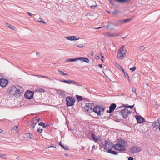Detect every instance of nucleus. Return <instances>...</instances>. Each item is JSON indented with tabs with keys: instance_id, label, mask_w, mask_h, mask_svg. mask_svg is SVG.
<instances>
[{
	"instance_id": "e433bc0d",
	"label": "nucleus",
	"mask_w": 160,
	"mask_h": 160,
	"mask_svg": "<svg viewBox=\"0 0 160 160\" xmlns=\"http://www.w3.org/2000/svg\"><path fill=\"white\" fill-rule=\"evenodd\" d=\"M38 91L40 92H44L45 90L42 88H39L38 89Z\"/></svg>"
},
{
	"instance_id": "f3484780",
	"label": "nucleus",
	"mask_w": 160,
	"mask_h": 160,
	"mask_svg": "<svg viewBox=\"0 0 160 160\" xmlns=\"http://www.w3.org/2000/svg\"><path fill=\"white\" fill-rule=\"evenodd\" d=\"M59 81L60 82L66 83L69 84H72V82H74V81H73V80H60Z\"/></svg>"
},
{
	"instance_id": "9d476101",
	"label": "nucleus",
	"mask_w": 160,
	"mask_h": 160,
	"mask_svg": "<svg viewBox=\"0 0 160 160\" xmlns=\"http://www.w3.org/2000/svg\"><path fill=\"white\" fill-rule=\"evenodd\" d=\"M40 120V118L38 117L33 118L32 120L31 121L32 124L36 125L39 121Z\"/></svg>"
},
{
	"instance_id": "de8ad7c7",
	"label": "nucleus",
	"mask_w": 160,
	"mask_h": 160,
	"mask_svg": "<svg viewBox=\"0 0 160 160\" xmlns=\"http://www.w3.org/2000/svg\"><path fill=\"white\" fill-rule=\"evenodd\" d=\"M38 125L40 126H43L44 125V123L42 122H40L39 123Z\"/></svg>"
},
{
	"instance_id": "f704fd0d",
	"label": "nucleus",
	"mask_w": 160,
	"mask_h": 160,
	"mask_svg": "<svg viewBox=\"0 0 160 160\" xmlns=\"http://www.w3.org/2000/svg\"><path fill=\"white\" fill-rule=\"evenodd\" d=\"M0 157L4 159L7 158L6 155H2L0 154Z\"/></svg>"
},
{
	"instance_id": "8fccbe9b",
	"label": "nucleus",
	"mask_w": 160,
	"mask_h": 160,
	"mask_svg": "<svg viewBox=\"0 0 160 160\" xmlns=\"http://www.w3.org/2000/svg\"><path fill=\"white\" fill-rule=\"evenodd\" d=\"M97 148V147H95V145H94L92 146V152H93V150H96V148Z\"/></svg>"
},
{
	"instance_id": "603ef678",
	"label": "nucleus",
	"mask_w": 160,
	"mask_h": 160,
	"mask_svg": "<svg viewBox=\"0 0 160 160\" xmlns=\"http://www.w3.org/2000/svg\"><path fill=\"white\" fill-rule=\"evenodd\" d=\"M113 25L115 26H120L118 22L117 23H114L113 24Z\"/></svg>"
},
{
	"instance_id": "864d4df0",
	"label": "nucleus",
	"mask_w": 160,
	"mask_h": 160,
	"mask_svg": "<svg viewBox=\"0 0 160 160\" xmlns=\"http://www.w3.org/2000/svg\"><path fill=\"white\" fill-rule=\"evenodd\" d=\"M122 106L119 107H118L116 109V110H117V111H118L120 110V109L121 108H122Z\"/></svg>"
},
{
	"instance_id": "69168bd1",
	"label": "nucleus",
	"mask_w": 160,
	"mask_h": 160,
	"mask_svg": "<svg viewBox=\"0 0 160 160\" xmlns=\"http://www.w3.org/2000/svg\"><path fill=\"white\" fill-rule=\"evenodd\" d=\"M37 76L38 78L42 77V76L41 75H38Z\"/></svg>"
},
{
	"instance_id": "f03ea898",
	"label": "nucleus",
	"mask_w": 160,
	"mask_h": 160,
	"mask_svg": "<svg viewBox=\"0 0 160 160\" xmlns=\"http://www.w3.org/2000/svg\"><path fill=\"white\" fill-rule=\"evenodd\" d=\"M23 92L22 88L18 85L12 87L10 90L11 94L15 96H20L23 93Z\"/></svg>"
},
{
	"instance_id": "9b49d317",
	"label": "nucleus",
	"mask_w": 160,
	"mask_h": 160,
	"mask_svg": "<svg viewBox=\"0 0 160 160\" xmlns=\"http://www.w3.org/2000/svg\"><path fill=\"white\" fill-rule=\"evenodd\" d=\"M78 58V60H80L82 62H86L87 63H88L89 62V59L87 58L81 57Z\"/></svg>"
},
{
	"instance_id": "774afa93",
	"label": "nucleus",
	"mask_w": 160,
	"mask_h": 160,
	"mask_svg": "<svg viewBox=\"0 0 160 160\" xmlns=\"http://www.w3.org/2000/svg\"><path fill=\"white\" fill-rule=\"evenodd\" d=\"M90 54L91 56H93L94 55V53L93 52H92L90 53Z\"/></svg>"
},
{
	"instance_id": "a878e982",
	"label": "nucleus",
	"mask_w": 160,
	"mask_h": 160,
	"mask_svg": "<svg viewBox=\"0 0 160 160\" xmlns=\"http://www.w3.org/2000/svg\"><path fill=\"white\" fill-rule=\"evenodd\" d=\"M120 12L117 10H115L113 12H112V13L114 15L118 16Z\"/></svg>"
},
{
	"instance_id": "052dcab7",
	"label": "nucleus",
	"mask_w": 160,
	"mask_h": 160,
	"mask_svg": "<svg viewBox=\"0 0 160 160\" xmlns=\"http://www.w3.org/2000/svg\"><path fill=\"white\" fill-rule=\"evenodd\" d=\"M27 13L29 15V16H32V14L31 13L28 12H27Z\"/></svg>"
},
{
	"instance_id": "49530a36",
	"label": "nucleus",
	"mask_w": 160,
	"mask_h": 160,
	"mask_svg": "<svg viewBox=\"0 0 160 160\" xmlns=\"http://www.w3.org/2000/svg\"><path fill=\"white\" fill-rule=\"evenodd\" d=\"M77 47H78L80 48H82L83 47V44H79L77 45Z\"/></svg>"
},
{
	"instance_id": "c756f323",
	"label": "nucleus",
	"mask_w": 160,
	"mask_h": 160,
	"mask_svg": "<svg viewBox=\"0 0 160 160\" xmlns=\"http://www.w3.org/2000/svg\"><path fill=\"white\" fill-rule=\"evenodd\" d=\"M27 137L29 138L32 139V134L29 133H27L26 134Z\"/></svg>"
},
{
	"instance_id": "0eeeda50",
	"label": "nucleus",
	"mask_w": 160,
	"mask_h": 160,
	"mask_svg": "<svg viewBox=\"0 0 160 160\" xmlns=\"http://www.w3.org/2000/svg\"><path fill=\"white\" fill-rule=\"evenodd\" d=\"M8 81L4 78L0 79V85L2 87H5L8 83Z\"/></svg>"
},
{
	"instance_id": "4c0bfd02",
	"label": "nucleus",
	"mask_w": 160,
	"mask_h": 160,
	"mask_svg": "<svg viewBox=\"0 0 160 160\" xmlns=\"http://www.w3.org/2000/svg\"><path fill=\"white\" fill-rule=\"evenodd\" d=\"M118 145V144H115L113 145V147H114V148L115 149H116V150H117V149L118 148V149H119L120 148V147H118V146H119Z\"/></svg>"
},
{
	"instance_id": "393cba45",
	"label": "nucleus",
	"mask_w": 160,
	"mask_h": 160,
	"mask_svg": "<svg viewBox=\"0 0 160 160\" xmlns=\"http://www.w3.org/2000/svg\"><path fill=\"white\" fill-rule=\"evenodd\" d=\"M76 99H77V100L78 101H81L83 100V98H82V97L81 96H79L78 95H76Z\"/></svg>"
},
{
	"instance_id": "f257e3e1",
	"label": "nucleus",
	"mask_w": 160,
	"mask_h": 160,
	"mask_svg": "<svg viewBox=\"0 0 160 160\" xmlns=\"http://www.w3.org/2000/svg\"><path fill=\"white\" fill-rule=\"evenodd\" d=\"M84 109L86 111L90 113V115L91 116H92L91 114L93 112L97 113L98 115L100 116L103 113L104 110V108L102 106H100L96 105L94 106L93 104L90 103L86 104Z\"/></svg>"
},
{
	"instance_id": "423d86ee",
	"label": "nucleus",
	"mask_w": 160,
	"mask_h": 160,
	"mask_svg": "<svg viewBox=\"0 0 160 160\" xmlns=\"http://www.w3.org/2000/svg\"><path fill=\"white\" fill-rule=\"evenodd\" d=\"M34 92L32 91L28 90L25 92L24 96L27 99H30L33 98Z\"/></svg>"
},
{
	"instance_id": "e2e57ef3",
	"label": "nucleus",
	"mask_w": 160,
	"mask_h": 160,
	"mask_svg": "<svg viewBox=\"0 0 160 160\" xmlns=\"http://www.w3.org/2000/svg\"><path fill=\"white\" fill-rule=\"evenodd\" d=\"M35 125H34V124H32L31 125L32 128L33 129H34V128H35Z\"/></svg>"
},
{
	"instance_id": "3c124183",
	"label": "nucleus",
	"mask_w": 160,
	"mask_h": 160,
	"mask_svg": "<svg viewBox=\"0 0 160 160\" xmlns=\"http://www.w3.org/2000/svg\"><path fill=\"white\" fill-rule=\"evenodd\" d=\"M61 94L62 96H64L65 95V92L63 91H62L61 92Z\"/></svg>"
},
{
	"instance_id": "a18cd8bd",
	"label": "nucleus",
	"mask_w": 160,
	"mask_h": 160,
	"mask_svg": "<svg viewBox=\"0 0 160 160\" xmlns=\"http://www.w3.org/2000/svg\"><path fill=\"white\" fill-rule=\"evenodd\" d=\"M139 48L140 50H141V51H142L144 49L145 47L143 46H142L140 47Z\"/></svg>"
},
{
	"instance_id": "bb28decb",
	"label": "nucleus",
	"mask_w": 160,
	"mask_h": 160,
	"mask_svg": "<svg viewBox=\"0 0 160 160\" xmlns=\"http://www.w3.org/2000/svg\"><path fill=\"white\" fill-rule=\"evenodd\" d=\"M58 72L60 74H61V75H67V76L68 75V74L66 73H64L62 71H61L60 70H58Z\"/></svg>"
},
{
	"instance_id": "6e6d98bb",
	"label": "nucleus",
	"mask_w": 160,
	"mask_h": 160,
	"mask_svg": "<svg viewBox=\"0 0 160 160\" xmlns=\"http://www.w3.org/2000/svg\"><path fill=\"white\" fill-rule=\"evenodd\" d=\"M120 68H121V70L123 72V73H124L125 72H126L125 71V70H124V69L122 68V66H120Z\"/></svg>"
},
{
	"instance_id": "0e129e2a",
	"label": "nucleus",
	"mask_w": 160,
	"mask_h": 160,
	"mask_svg": "<svg viewBox=\"0 0 160 160\" xmlns=\"http://www.w3.org/2000/svg\"><path fill=\"white\" fill-rule=\"evenodd\" d=\"M109 2H110V3H111V4H112V5L113 4V2L112 1V0H109Z\"/></svg>"
},
{
	"instance_id": "7ed1b4c3",
	"label": "nucleus",
	"mask_w": 160,
	"mask_h": 160,
	"mask_svg": "<svg viewBox=\"0 0 160 160\" xmlns=\"http://www.w3.org/2000/svg\"><path fill=\"white\" fill-rule=\"evenodd\" d=\"M76 99L75 98L71 96H68L66 98V105L68 107L72 106L74 104Z\"/></svg>"
},
{
	"instance_id": "b1692460",
	"label": "nucleus",
	"mask_w": 160,
	"mask_h": 160,
	"mask_svg": "<svg viewBox=\"0 0 160 160\" xmlns=\"http://www.w3.org/2000/svg\"><path fill=\"white\" fill-rule=\"evenodd\" d=\"M78 60V58H70L67 59L66 60L67 62H74L75 61H76Z\"/></svg>"
},
{
	"instance_id": "ea45409f",
	"label": "nucleus",
	"mask_w": 160,
	"mask_h": 160,
	"mask_svg": "<svg viewBox=\"0 0 160 160\" xmlns=\"http://www.w3.org/2000/svg\"><path fill=\"white\" fill-rule=\"evenodd\" d=\"M132 90L133 92L136 95H137V93L136 92V88H132Z\"/></svg>"
},
{
	"instance_id": "680f3d73",
	"label": "nucleus",
	"mask_w": 160,
	"mask_h": 160,
	"mask_svg": "<svg viewBox=\"0 0 160 160\" xmlns=\"http://www.w3.org/2000/svg\"><path fill=\"white\" fill-rule=\"evenodd\" d=\"M42 78H48L49 79H50V78H48V77H47V76H42Z\"/></svg>"
},
{
	"instance_id": "7c9ffc66",
	"label": "nucleus",
	"mask_w": 160,
	"mask_h": 160,
	"mask_svg": "<svg viewBox=\"0 0 160 160\" xmlns=\"http://www.w3.org/2000/svg\"><path fill=\"white\" fill-rule=\"evenodd\" d=\"M59 145L61 146L65 150H67L68 151L69 150V149L67 147H65L63 145H62L61 144V143H59Z\"/></svg>"
},
{
	"instance_id": "338daca9",
	"label": "nucleus",
	"mask_w": 160,
	"mask_h": 160,
	"mask_svg": "<svg viewBox=\"0 0 160 160\" xmlns=\"http://www.w3.org/2000/svg\"><path fill=\"white\" fill-rule=\"evenodd\" d=\"M98 66L101 68H102V65L101 64H99L98 65Z\"/></svg>"
},
{
	"instance_id": "473e14b6",
	"label": "nucleus",
	"mask_w": 160,
	"mask_h": 160,
	"mask_svg": "<svg viewBox=\"0 0 160 160\" xmlns=\"http://www.w3.org/2000/svg\"><path fill=\"white\" fill-rule=\"evenodd\" d=\"M119 35V33L118 34H114V33H111V37H115L117 36H118Z\"/></svg>"
},
{
	"instance_id": "a211bd4d",
	"label": "nucleus",
	"mask_w": 160,
	"mask_h": 160,
	"mask_svg": "<svg viewBox=\"0 0 160 160\" xmlns=\"http://www.w3.org/2000/svg\"><path fill=\"white\" fill-rule=\"evenodd\" d=\"M119 52L118 54L117 57L120 59H122L126 55L124 54L123 52Z\"/></svg>"
},
{
	"instance_id": "1a4fd4ad",
	"label": "nucleus",
	"mask_w": 160,
	"mask_h": 160,
	"mask_svg": "<svg viewBox=\"0 0 160 160\" xmlns=\"http://www.w3.org/2000/svg\"><path fill=\"white\" fill-rule=\"evenodd\" d=\"M136 118L138 123H142L145 121L144 118L139 116H136Z\"/></svg>"
},
{
	"instance_id": "09e8293b",
	"label": "nucleus",
	"mask_w": 160,
	"mask_h": 160,
	"mask_svg": "<svg viewBox=\"0 0 160 160\" xmlns=\"http://www.w3.org/2000/svg\"><path fill=\"white\" fill-rule=\"evenodd\" d=\"M42 130H43V129H40L38 128V129L37 130V131L39 133H41L42 132Z\"/></svg>"
},
{
	"instance_id": "4d7b16f0",
	"label": "nucleus",
	"mask_w": 160,
	"mask_h": 160,
	"mask_svg": "<svg viewBox=\"0 0 160 160\" xmlns=\"http://www.w3.org/2000/svg\"><path fill=\"white\" fill-rule=\"evenodd\" d=\"M36 55L38 57L39 56H40V53H39V52H36Z\"/></svg>"
},
{
	"instance_id": "72a5a7b5",
	"label": "nucleus",
	"mask_w": 160,
	"mask_h": 160,
	"mask_svg": "<svg viewBox=\"0 0 160 160\" xmlns=\"http://www.w3.org/2000/svg\"><path fill=\"white\" fill-rule=\"evenodd\" d=\"M107 145H108V147H107L108 150V149H111L112 148H113V146H112V147L111 145L110 144H109L108 143Z\"/></svg>"
},
{
	"instance_id": "2eb2a0df",
	"label": "nucleus",
	"mask_w": 160,
	"mask_h": 160,
	"mask_svg": "<svg viewBox=\"0 0 160 160\" xmlns=\"http://www.w3.org/2000/svg\"><path fill=\"white\" fill-rule=\"evenodd\" d=\"M119 146H118V147H120L119 149H117V150H119V151H125L126 150V149L124 145H120V144L118 145Z\"/></svg>"
},
{
	"instance_id": "4be33fe9",
	"label": "nucleus",
	"mask_w": 160,
	"mask_h": 160,
	"mask_svg": "<svg viewBox=\"0 0 160 160\" xmlns=\"http://www.w3.org/2000/svg\"><path fill=\"white\" fill-rule=\"evenodd\" d=\"M107 152L113 155H117L118 154V152L111 150V149H108Z\"/></svg>"
},
{
	"instance_id": "412c9836",
	"label": "nucleus",
	"mask_w": 160,
	"mask_h": 160,
	"mask_svg": "<svg viewBox=\"0 0 160 160\" xmlns=\"http://www.w3.org/2000/svg\"><path fill=\"white\" fill-rule=\"evenodd\" d=\"M124 48V46H121L119 48V52H123L125 55L126 54V53L127 52V50H123Z\"/></svg>"
},
{
	"instance_id": "cd10ccee",
	"label": "nucleus",
	"mask_w": 160,
	"mask_h": 160,
	"mask_svg": "<svg viewBox=\"0 0 160 160\" xmlns=\"http://www.w3.org/2000/svg\"><path fill=\"white\" fill-rule=\"evenodd\" d=\"M124 73V75L125 76V78H126L128 79V81H130V79H129V76H128V73H127V72H124V73Z\"/></svg>"
},
{
	"instance_id": "aec40b11",
	"label": "nucleus",
	"mask_w": 160,
	"mask_h": 160,
	"mask_svg": "<svg viewBox=\"0 0 160 160\" xmlns=\"http://www.w3.org/2000/svg\"><path fill=\"white\" fill-rule=\"evenodd\" d=\"M154 124V126L155 127L158 126V128L160 131V119H159L157 121H155Z\"/></svg>"
},
{
	"instance_id": "6e6552de",
	"label": "nucleus",
	"mask_w": 160,
	"mask_h": 160,
	"mask_svg": "<svg viewBox=\"0 0 160 160\" xmlns=\"http://www.w3.org/2000/svg\"><path fill=\"white\" fill-rule=\"evenodd\" d=\"M116 107V105L115 103H112L109 106V110H107V112L110 113L112 112L115 109Z\"/></svg>"
},
{
	"instance_id": "a19ab883",
	"label": "nucleus",
	"mask_w": 160,
	"mask_h": 160,
	"mask_svg": "<svg viewBox=\"0 0 160 160\" xmlns=\"http://www.w3.org/2000/svg\"><path fill=\"white\" fill-rule=\"evenodd\" d=\"M38 21L40 22H42L44 24L46 23V22L43 21V19L40 18H39V20H38Z\"/></svg>"
},
{
	"instance_id": "20e7f679",
	"label": "nucleus",
	"mask_w": 160,
	"mask_h": 160,
	"mask_svg": "<svg viewBox=\"0 0 160 160\" xmlns=\"http://www.w3.org/2000/svg\"><path fill=\"white\" fill-rule=\"evenodd\" d=\"M141 148L140 147L134 146L131 147L130 149V151L131 153H138L141 151Z\"/></svg>"
},
{
	"instance_id": "bf43d9fd",
	"label": "nucleus",
	"mask_w": 160,
	"mask_h": 160,
	"mask_svg": "<svg viewBox=\"0 0 160 160\" xmlns=\"http://www.w3.org/2000/svg\"><path fill=\"white\" fill-rule=\"evenodd\" d=\"M95 58L96 59H98L99 58V57L98 56H95Z\"/></svg>"
},
{
	"instance_id": "4468645a",
	"label": "nucleus",
	"mask_w": 160,
	"mask_h": 160,
	"mask_svg": "<svg viewBox=\"0 0 160 160\" xmlns=\"http://www.w3.org/2000/svg\"><path fill=\"white\" fill-rule=\"evenodd\" d=\"M91 137L92 139L95 142H98V141L99 140V139L98 137L95 136L93 132H92Z\"/></svg>"
},
{
	"instance_id": "ddd939ff",
	"label": "nucleus",
	"mask_w": 160,
	"mask_h": 160,
	"mask_svg": "<svg viewBox=\"0 0 160 160\" xmlns=\"http://www.w3.org/2000/svg\"><path fill=\"white\" fill-rule=\"evenodd\" d=\"M75 36H71L67 37L66 38L67 39L70 40H78L79 39V38H78Z\"/></svg>"
},
{
	"instance_id": "6ab92c4d",
	"label": "nucleus",
	"mask_w": 160,
	"mask_h": 160,
	"mask_svg": "<svg viewBox=\"0 0 160 160\" xmlns=\"http://www.w3.org/2000/svg\"><path fill=\"white\" fill-rule=\"evenodd\" d=\"M108 143V142L107 140L104 141V143H102V147L103 148L104 150H107V145Z\"/></svg>"
},
{
	"instance_id": "13d9d810",
	"label": "nucleus",
	"mask_w": 160,
	"mask_h": 160,
	"mask_svg": "<svg viewBox=\"0 0 160 160\" xmlns=\"http://www.w3.org/2000/svg\"><path fill=\"white\" fill-rule=\"evenodd\" d=\"M72 83H75L76 84V85H77L79 86H82L81 85L77 84H78V82H75L74 81V82H72Z\"/></svg>"
},
{
	"instance_id": "58836bf2",
	"label": "nucleus",
	"mask_w": 160,
	"mask_h": 160,
	"mask_svg": "<svg viewBox=\"0 0 160 160\" xmlns=\"http://www.w3.org/2000/svg\"><path fill=\"white\" fill-rule=\"evenodd\" d=\"M134 106V105H132V106H130V105H128V106H124V107H126V108H130L131 109H132L133 108Z\"/></svg>"
},
{
	"instance_id": "c03bdc74",
	"label": "nucleus",
	"mask_w": 160,
	"mask_h": 160,
	"mask_svg": "<svg viewBox=\"0 0 160 160\" xmlns=\"http://www.w3.org/2000/svg\"><path fill=\"white\" fill-rule=\"evenodd\" d=\"M114 23L112 22H109L108 23V24L106 25V27L107 28H108L109 27V26L112 25H113Z\"/></svg>"
},
{
	"instance_id": "5fc2aeb1",
	"label": "nucleus",
	"mask_w": 160,
	"mask_h": 160,
	"mask_svg": "<svg viewBox=\"0 0 160 160\" xmlns=\"http://www.w3.org/2000/svg\"><path fill=\"white\" fill-rule=\"evenodd\" d=\"M128 160H134V159L133 158L129 157L128 158Z\"/></svg>"
},
{
	"instance_id": "f8f14e48",
	"label": "nucleus",
	"mask_w": 160,
	"mask_h": 160,
	"mask_svg": "<svg viewBox=\"0 0 160 160\" xmlns=\"http://www.w3.org/2000/svg\"><path fill=\"white\" fill-rule=\"evenodd\" d=\"M117 142L118 144L121 145H124L126 143L124 140L121 138L118 139L117 141Z\"/></svg>"
},
{
	"instance_id": "c9c22d12",
	"label": "nucleus",
	"mask_w": 160,
	"mask_h": 160,
	"mask_svg": "<svg viewBox=\"0 0 160 160\" xmlns=\"http://www.w3.org/2000/svg\"><path fill=\"white\" fill-rule=\"evenodd\" d=\"M132 20V18H128V19H124V20H123V21H124V23H127V22L130 21Z\"/></svg>"
},
{
	"instance_id": "37998d69",
	"label": "nucleus",
	"mask_w": 160,
	"mask_h": 160,
	"mask_svg": "<svg viewBox=\"0 0 160 160\" xmlns=\"http://www.w3.org/2000/svg\"><path fill=\"white\" fill-rule=\"evenodd\" d=\"M97 7V5H91L90 6L91 8L92 9H95V8Z\"/></svg>"
},
{
	"instance_id": "79ce46f5",
	"label": "nucleus",
	"mask_w": 160,
	"mask_h": 160,
	"mask_svg": "<svg viewBox=\"0 0 160 160\" xmlns=\"http://www.w3.org/2000/svg\"><path fill=\"white\" fill-rule=\"evenodd\" d=\"M136 69V67L135 66L133 67L132 68H131L130 69L132 71H134Z\"/></svg>"
},
{
	"instance_id": "c85d7f7f",
	"label": "nucleus",
	"mask_w": 160,
	"mask_h": 160,
	"mask_svg": "<svg viewBox=\"0 0 160 160\" xmlns=\"http://www.w3.org/2000/svg\"><path fill=\"white\" fill-rule=\"evenodd\" d=\"M111 34L109 33V32H106L104 33V35L106 37H111Z\"/></svg>"
},
{
	"instance_id": "dca6fc26",
	"label": "nucleus",
	"mask_w": 160,
	"mask_h": 160,
	"mask_svg": "<svg viewBox=\"0 0 160 160\" xmlns=\"http://www.w3.org/2000/svg\"><path fill=\"white\" fill-rule=\"evenodd\" d=\"M18 127L17 126H14L12 129V132L14 133H17L18 132Z\"/></svg>"
},
{
	"instance_id": "2f4dec72",
	"label": "nucleus",
	"mask_w": 160,
	"mask_h": 160,
	"mask_svg": "<svg viewBox=\"0 0 160 160\" xmlns=\"http://www.w3.org/2000/svg\"><path fill=\"white\" fill-rule=\"evenodd\" d=\"M119 24V25H121L122 24H124V23L123 20H119L117 21Z\"/></svg>"
},
{
	"instance_id": "5701e85b",
	"label": "nucleus",
	"mask_w": 160,
	"mask_h": 160,
	"mask_svg": "<svg viewBox=\"0 0 160 160\" xmlns=\"http://www.w3.org/2000/svg\"><path fill=\"white\" fill-rule=\"evenodd\" d=\"M6 26L12 30H16V28L14 26L11 25L10 24L8 23H6Z\"/></svg>"
},
{
	"instance_id": "39448f33",
	"label": "nucleus",
	"mask_w": 160,
	"mask_h": 160,
	"mask_svg": "<svg viewBox=\"0 0 160 160\" xmlns=\"http://www.w3.org/2000/svg\"><path fill=\"white\" fill-rule=\"evenodd\" d=\"M120 114L122 115L124 118H126L129 114L131 113V112L128 109L125 108L121 110L120 112Z\"/></svg>"
}]
</instances>
